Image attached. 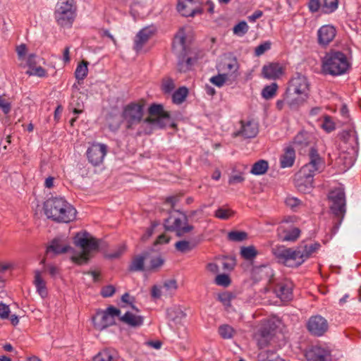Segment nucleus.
Listing matches in <instances>:
<instances>
[{
  "mask_svg": "<svg viewBox=\"0 0 361 361\" xmlns=\"http://www.w3.org/2000/svg\"><path fill=\"white\" fill-rule=\"evenodd\" d=\"M319 247V244L302 243L295 249L288 248L283 245H276L271 252L279 263L286 267H298L307 259Z\"/></svg>",
  "mask_w": 361,
  "mask_h": 361,
  "instance_id": "f257e3e1",
  "label": "nucleus"
},
{
  "mask_svg": "<svg viewBox=\"0 0 361 361\" xmlns=\"http://www.w3.org/2000/svg\"><path fill=\"white\" fill-rule=\"evenodd\" d=\"M44 214L57 223H69L76 218L75 207L63 197H51L44 203Z\"/></svg>",
  "mask_w": 361,
  "mask_h": 361,
  "instance_id": "f03ea898",
  "label": "nucleus"
},
{
  "mask_svg": "<svg viewBox=\"0 0 361 361\" xmlns=\"http://www.w3.org/2000/svg\"><path fill=\"white\" fill-rule=\"evenodd\" d=\"M350 68L349 59L340 51L330 50L322 59V73L324 75H341L345 74Z\"/></svg>",
  "mask_w": 361,
  "mask_h": 361,
  "instance_id": "7ed1b4c3",
  "label": "nucleus"
},
{
  "mask_svg": "<svg viewBox=\"0 0 361 361\" xmlns=\"http://www.w3.org/2000/svg\"><path fill=\"white\" fill-rule=\"evenodd\" d=\"M76 0H58L54 11V17L59 26L63 28L72 27L77 16Z\"/></svg>",
  "mask_w": 361,
  "mask_h": 361,
  "instance_id": "20e7f679",
  "label": "nucleus"
},
{
  "mask_svg": "<svg viewBox=\"0 0 361 361\" xmlns=\"http://www.w3.org/2000/svg\"><path fill=\"white\" fill-rule=\"evenodd\" d=\"M74 243L80 247V254L73 255L71 260L77 264H86L89 259L90 253L97 251L99 248V241L87 232L78 233L74 238Z\"/></svg>",
  "mask_w": 361,
  "mask_h": 361,
  "instance_id": "39448f33",
  "label": "nucleus"
},
{
  "mask_svg": "<svg viewBox=\"0 0 361 361\" xmlns=\"http://www.w3.org/2000/svg\"><path fill=\"white\" fill-rule=\"evenodd\" d=\"M329 199L331 203L330 209L336 218L334 220V226L331 228V233L335 235L345 213V198L343 189L338 188L331 190L329 195Z\"/></svg>",
  "mask_w": 361,
  "mask_h": 361,
  "instance_id": "423d86ee",
  "label": "nucleus"
},
{
  "mask_svg": "<svg viewBox=\"0 0 361 361\" xmlns=\"http://www.w3.org/2000/svg\"><path fill=\"white\" fill-rule=\"evenodd\" d=\"M185 37V28L180 27L175 35L173 42V49L179 59L178 68L180 72L187 71L192 65L191 58H187L185 63H183L187 54Z\"/></svg>",
  "mask_w": 361,
  "mask_h": 361,
  "instance_id": "0eeeda50",
  "label": "nucleus"
},
{
  "mask_svg": "<svg viewBox=\"0 0 361 361\" xmlns=\"http://www.w3.org/2000/svg\"><path fill=\"white\" fill-rule=\"evenodd\" d=\"M187 216L180 212L171 213L164 221V228L166 231H174L176 235L181 237L193 230L192 225L188 224Z\"/></svg>",
  "mask_w": 361,
  "mask_h": 361,
  "instance_id": "6e6552de",
  "label": "nucleus"
},
{
  "mask_svg": "<svg viewBox=\"0 0 361 361\" xmlns=\"http://www.w3.org/2000/svg\"><path fill=\"white\" fill-rule=\"evenodd\" d=\"M143 107L144 104L141 102H132L124 107L122 116L128 128H133L141 122L144 114Z\"/></svg>",
  "mask_w": 361,
  "mask_h": 361,
  "instance_id": "1a4fd4ad",
  "label": "nucleus"
},
{
  "mask_svg": "<svg viewBox=\"0 0 361 361\" xmlns=\"http://www.w3.org/2000/svg\"><path fill=\"white\" fill-rule=\"evenodd\" d=\"M120 310L109 306L104 311H99L95 317H93L94 326L99 331L111 326L115 324V317L120 315Z\"/></svg>",
  "mask_w": 361,
  "mask_h": 361,
  "instance_id": "9d476101",
  "label": "nucleus"
},
{
  "mask_svg": "<svg viewBox=\"0 0 361 361\" xmlns=\"http://www.w3.org/2000/svg\"><path fill=\"white\" fill-rule=\"evenodd\" d=\"M276 322L277 321L274 319L264 321L255 334V338L259 348L267 346L271 341L277 328Z\"/></svg>",
  "mask_w": 361,
  "mask_h": 361,
  "instance_id": "9b49d317",
  "label": "nucleus"
},
{
  "mask_svg": "<svg viewBox=\"0 0 361 361\" xmlns=\"http://www.w3.org/2000/svg\"><path fill=\"white\" fill-rule=\"evenodd\" d=\"M293 221L292 217L285 218L277 228V236L282 242H295L300 235L299 228L289 225Z\"/></svg>",
  "mask_w": 361,
  "mask_h": 361,
  "instance_id": "f8f14e48",
  "label": "nucleus"
},
{
  "mask_svg": "<svg viewBox=\"0 0 361 361\" xmlns=\"http://www.w3.org/2000/svg\"><path fill=\"white\" fill-rule=\"evenodd\" d=\"M149 116L144 121L158 128L164 127L166 123L165 120L169 119V114L164 111L161 104H152L148 109Z\"/></svg>",
  "mask_w": 361,
  "mask_h": 361,
  "instance_id": "ddd939ff",
  "label": "nucleus"
},
{
  "mask_svg": "<svg viewBox=\"0 0 361 361\" xmlns=\"http://www.w3.org/2000/svg\"><path fill=\"white\" fill-rule=\"evenodd\" d=\"M107 152V147L104 144H92L87 150V157L93 166L101 164Z\"/></svg>",
  "mask_w": 361,
  "mask_h": 361,
  "instance_id": "4468645a",
  "label": "nucleus"
},
{
  "mask_svg": "<svg viewBox=\"0 0 361 361\" xmlns=\"http://www.w3.org/2000/svg\"><path fill=\"white\" fill-rule=\"evenodd\" d=\"M238 130L233 133V137L241 136L244 138L255 137L259 132L258 123L254 119L242 120Z\"/></svg>",
  "mask_w": 361,
  "mask_h": 361,
  "instance_id": "2eb2a0df",
  "label": "nucleus"
},
{
  "mask_svg": "<svg viewBox=\"0 0 361 361\" xmlns=\"http://www.w3.org/2000/svg\"><path fill=\"white\" fill-rule=\"evenodd\" d=\"M287 88L295 92L310 96V82L307 77L302 74L297 73L293 76L288 83Z\"/></svg>",
  "mask_w": 361,
  "mask_h": 361,
  "instance_id": "dca6fc26",
  "label": "nucleus"
},
{
  "mask_svg": "<svg viewBox=\"0 0 361 361\" xmlns=\"http://www.w3.org/2000/svg\"><path fill=\"white\" fill-rule=\"evenodd\" d=\"M177 9L182 16L185 17H194L202 13L200 3L195 0H179Z\"/></svg>",
  "mask_w": 361,
  "mask_h": 361,
  "instance_id": "f3484780",
  "label": "nucleus"
},
{
  "mask_svg": "<svg viewBox=\"0 0 361 361\" xmlns=\"http://www.w3.org/2000/svg\"><path fill=\"white\" fill-rule=\"evenodd\" d=\"M309 156L310 161L301 168V174L308 173L314 176L316 172H320L322 170L324 162L317 151L314 148L310 149Z\"/></svg>",
  "mask_w": 361,
  "mask_h": 361,
  "instance_id": "a211bd4d",
  "label": "nucleus"
},
{
  "mask_svg": "<svg viewBox=\"0 0 361 361\" xmlns=\"http://www.w3.org/2000/svg\"><path fill=\"white\" fill-rule=\"evenodd\" d=\"M307 327L312 335L321 336L327 331L328 322L322 316H312L309 319Z\"/></svg>",
  "mask_w": 361,
  "mask_h": 361,
  "instance_id": "6ab92c4d",
  "label": "nucleus"
},
{
  "mask_svg": "<svg viewBox=\"0 0 361 361\" xmlns=\"http://www.w3.org/2000/svg\"><path fill=\"white\" fill-rule=\"evenodd\" d=\"M312 173H304L301 174V169L295 175L294 183L297 189L304 193H307L313 188Z\"/></svg>",
  "mask_w": 361,
  "mask_h": 361,
  "instance_id": "aec40b11",
  "label": "nucleus"
},
{
  "mask_svg": "<svg viewBox=\"0 0 361 361\" xmlns=\"http://www.w3.org/2000/svg\"><path fill=\"white\" fill-rule=\"evenodd\" d=\"M286 105L291 110H298L308 99L309 95L302 94L299 92H295L290 89L286 88L285 92Z\"/></svg>",
  "mask_w": 361,
  "mask_h": 361,
  "instance_id": "412c9836",
  "label": "nucleus"
},
{
  "mask_svg": "<svg viewBox=\"0 0 361 361\" xmlns=\"http://www.w3.org/2000/svg\"><path fill=\"white\" fill-rule=\"evenodd\" d=\"M336 30L331 25H322L317 31V42L322 47H326L335 38Z\"/></svg>",
  "mask_w": 361,
  "mask_h": 361,
  "instance_id": "4be33fe9",
  "label": "nucleus"
},
{
  "mask_svg": "<svg viewBox=\"0 0 361 361\" xmlns=\"http://www.w3.org/2000/svg\"><path fill=\"white\" fill-rule=\"evenodd\" d=\"M307 361H331L330 351L320 346H313L305 352Z\"/></svg>",
  "mask_w": 361,
  "mask_h": 361,
  "instance_id": "5701e85b",
  "label": "nucleus"
},
{
  "mask_svg": "<svg viewBox=\"0 0 361 361\" xmlns=\"http://www.w3.org/2000/svg\"><path fill=\"white\" fill-rule=\"evenodd\" d=\"M292 289L293 284L290 281H283L275 285L274 292L281 301H288L293 296Z\"/></svg>",
  "mask_w": 361,
  "mask_h": 361,
  "instance_id": "b1692460",
  "label": "nucleus"
},
{
  "mask_svg": "<svg viewBox=\"0 0 361 361\" xmlns=\"http://www.w3.org/2000/svg\"><path fill=\"white\" fill-rule=\"evenodd\" d=\"M71 250V246L61 238H56L52 240L51 244L47 247V255L53 252L54 255L66 253Z\"/></svg>",
  "mask_w": 361,
  "mask_h": 361,
  "instance_id": "393cba45",
  "label": "nucleus"
},
{
  "mask_svg": "<svg viewBox=\"0 0 361 361\" xmlns=\"http://www.w3.org/2000/svg\"><path fill=\"white\" fill-rule=\"evenodd\" d=\"M149 258V252H143L142 254L135 255L132 259L130 264L129 265V271H146V266L148 259Z\"/></svg>",
  "mask_w": 361,
  "mask_h": 361,
  "instance_id": "a878e982",
  "label": "nucleus"
},
{
  "mask_svg": "<svg viewBox=\"0 0 361 361\" xmlns=\"http://www.w3.org/2000/svg\"><path fill=\"white\" fill-rule=\"evenodd\" d=\"M154 31L150 27H145L142 29L136 35L134 40V49L136 51H140L143 46L152 37Z\"/></svg>",
  "mask_w": 361,
  "mask_h": 361,
  "instance_id": "bb28decb",
  "label": "nucleus"
},
{
  "mask_svg": "<svg viewBox=\"0 0 361 361\" xmlns=\"http://www.w3.org/2000/svg\"><path fill=\"white\" fill-rule=\"evenodd\" d=\"M283 73L282 67L279 63H270L264 66L262 68V74L264 78L268 79L279 78Z\"/></svg>",
  "mask_w": 361,
  "mask_h": 361,
  "instance_id": "cd10ccee",
  "label": "nucleus"
},
{
  "mask_svg": "<svg viewBox=\"0 0 361 361\" xmlns=\"http://www.w3.org/2000/svg\"><path fill=\"white\" fill-rule=\"evenodd\" d=\"M295 152L293 147H288L280 158V166L281 168L291 167L295 161Z\"/></svg>",
  "mask_w": 361,
  "mask_h": 361,
  "instance_id": "c85d7f7f",
  "label": "nucleus"
},
{
  "mask_svg": "<svg viewBox=\"0 0 361 361\" xmlns=\"http://www.w3.org/2000/svg\"><path fill=\"white\" fill-rule=\"evenodd\" d=\"M120 320L132 327H138L142 325L144 319L142 316L127 312L120 317Z\"/></svg>",
  "mask_w": 361,
  "mask_h": 361,
  "instance_id": "c756f323",
  "label": "nucleus"
},
{
  "mask_svg": "<svg viewBox=\"0 0 361 361\" xmlns=\"http://www.w3.org/2000/svg\"><path fill=\"white\" fill-rule=\"evenodd\" d=\"M34 285L37 289V293L44 298L47 295V289L46 286V281L44 280L42 272L39 270L35 271Z\"/></svg>",
  "mask_w": 361,
  "mask_h": 361,
  "instance_id": "7c9ffc66",
  "label": "nucleus"
},
{
  "mask_svg": "<svg viewBox=\"0 0 361 361\" xmlns=\"http://www.w3.org/2000/svg\"><path fill=\"white\" fill-rule=\"evenodd\" d=\"M268 169V161L264 159H260L252 165L250 173L256 176H260L266 173Z\"/></svg>",
  "mask_w": 361,
  "mask_h": 361,
  "instance_id": "2f4dec72",
  "label": "nucleus"
},
{
  "mask_svg": "<svg viewBox=\"0 0 361 361\" xmlns=\"http://www.w3.org/2000/svg\"><path fill=\"white\" fill-rule=\"evenodd\" d=\"M161 286L163 290V295L166 297L172 295L178 288L177 281L175 279L166 280Z\"/></svg>",
  "mask_w": 361,
  "mask_h": 361,
  "instance_id": "473e14b6",
  "label": "nucleus"
},
{
  "mask_svg": "<svg viewBox=\"0 0 361 361\" xmlns=\"http://www.w3.org/2000/svg\"><path fill=\"white\" fill-rule=\"evenodd\" d=\"M222 70L227 71L228 73H234L239 68V65L235 58H228L222 63Z\"/></svg>",
  "mask_w": 361,
  "mask_h": 361,
  "instance_id": "72a5a7b5",
  "label": "nucleus"
},
{
  "mask_svg": "<svg viewBox=\"0 0 361 361\" xmlns=\"http://www.w3.org/2000/svg\"><path fill=\"white\" fill-rule=\"evenodd\" d=\"M88 62L86 61H82L78 66L75 71V76L76 79L80 81H82L88 73Z\"/></svg>",
  "mask_w": 361,
  "mask_h": 361,
  "instance_id": "f704fd0d",
  "label": "nucleus"
},
{
  "mask_svg": "<svg viewBox=\"0 0 361 361\" xmlns=\"http://www.w3.org/2000/svg\"><path fill=\"white\" fill-rule=\"evenodd\" d=\"M146 264V271H156L159 267H161L164 264V259L161 257H152L149 255V258Z\"/></svg>",
  "mask_w": 361,
  "mask_h": 361,
  "instance_id": "c9c22d12",
  "label": "nucleus"
},
{
  "mask_svg": "<svg viewBox=\"0 0 361 361\" xmlns=\"http://www.w3.org/2000/svg\"><path fill=\"white\" fill-rule=\"evenodd\" d=\"M258 361H285L274 351H262L258 355Z\"/></svg>",
  "mask_w": 361,
  "mask_h": 361,
  "instance_id": "e433bc0d",
  "label": "nucleus"
},
{
  "mask_svg": "<svg viewBox=\"0 0 361 361\" xmlns=\"http://www.w3.org/2000/svg\"><path fill=\"white\" fill-rule=\"evenodd\" d=\"M167 316L169 319L179 322L182 319L185 317V312L178 307H173L167 310Z\"/></svg>",
  "mask_w": 361,
  "mask_h": 361,
  "instance_id": "4c0bfd02",
  "label": "nucleus"
},
{
  "mask_svg": "<svg viewBox=\"0 0 361 361\" xmlns=\"http://www.w3.org/2000/svg\"><path fill=\"white\" fill-rule=\"evenodd\" d=\"M240 253L241 257L246 260L253 259L258 254L257 250L253 245L242 247Z\"/></svg>",
  "mask_w": 361,
  "mask_h": 361,
  "instance_id": "58836bf2",
  "label": "nucleus"
},
{
  "mask_svg": "<svg viewBox=\"0 0 361 361\" xmlns=\"http://www.w3.org/2000/svg\"><path fill=\"white\" fill-rule=\"evenodd\" d=\"M278 90V85L273 82L269 85L265 86L262 91V96L265 99H270L275 97Z\"/></svg>",
  "mask_w": 361,
  "mask_h": 361,
  "instance_id": "ea45409f",
  "label": "nucleus"
},
{
  "mask_svg": "<svg viewBox=\"0 0 361 361\" xmlns=\"http://www.w3.org/2000/svg\"><path fill=\"white\" fill-rule=\"evenodd\" d=\"M188 89L185 87L178 88L172 96V100L174 104H181L185 99L188 95Z\"/></svg>",
  "mask_w": 361,
  "mask_h": 361,
  "instance_id": "a19ab883",
  "label": "nucleus"
},
{
  "mask_svg": "<svg viewBox=\"0 0 361 361\" xmlns=\"http://www.w3.org/2000/svg\"><path fill=\"white\" fill-rule=\"evenodd\" d=\"M114 352L109 349H105L99 352L93 357L94 361H112L114 360Z\"/></svg>",
  "mask_w": 361,
  "mask_h": 361,
  "instance_id": "79ce46f5",
  "label": "nucleus"
},
{
  "mask_svg": "<svg viewBox=\"0 0 361 361\" xmlns=\"http://www.w3.org/2000/svg\"><path fill=\"white\" fill-rule=\"evenodd\" d=\"M247 238V233L245 231H233L228 233V239L233 242H242Z\"/></svg>",
  "mask_w": 361,
  "mask_h": 361,
  "instance_id": "37998d69",
  "label": "nucleus"
},
{
  "mask_svg": "<svg viewBox=\"0 0 361 361\" xmlns=\"http://www.w3.org/2000/svg\"><path fill=\"white\" fill-rule=\"evenodd\" d=\"M338 0H323L322 10L325 13L334 12L338 8Z\"/></svg>",
  "mask_w": 361,
  "mask_h": 361,
  "instance_id": "c03bdc74",
  "label": "nucleus"
},
{
  "mask_svg": "<svg viewBox=\"0 0 361 361\" xmlns=\"http://www.w3.org/2000/svg\"><path fill=\"white\" fill-rule=\"evenodd\" d=\"M342 139L345 142H350V144H357V137L356 135V132L350 129L348 130H343L342 134Z\"/></svg>",
  "mask_w": 361,
  "mask_h": 361,
  "instance_id": "a18cd8bd",
  "label": "nucleus"
},
{
  "mask_svg": "<svg viewBox=\"0 0 361 361\" xmlns=\"http://www.w3.org/2000/svg\"><path fill=\"white\" fill-rule=\"evenodd\" d=\"M234 215V212L231 209L220 207L214 214V216L220 219L226 220Z\"/></svg>",
  "mask_w": 361,
  "mask_h": 361,
  "instance_id": "49530a36",
  "label": "nucleus"
},
{
  "mask_svg": "<svg viewBox=\"0 0 361 361\" xmlns=\"http://www.w3.org/2000/svg\"><path fill=\"white\" fill-rule=\"evenodd\" d=\"M234 333V329L231 326L227 324L221 325L219 328V334L224 339L232 338Z\"/></svg>",
  "mask_w": 361,
  "mask_h": 361,
  "instance_id": "de8ad7c7",
  "label": "nucleus"
},
{
  "mask_svg": "<svg viewBox=\"0 0 361 361\" xmlns=\"http://www.w3.org/2000/svg\"><path fill=\"white\" fill-rule=\"evenodd\" d=\"M249 26L247 23L241 21L233 27V32L235 35L242 37L247 32Z\"/></svg>",
  "mask_w": 361,
  "mask_h": 361,
  "instance_id": "09e8293b",
  "label": "nucleus"
},
{
  "mask_svg": "<svg viewBox=\"0 0 361 361\" xmlns=\"http://www.w3.org/2000/svg\"><path fill=\"white\" fill-rule=\"evenodd\" d=\"M322 128L326 132L331 133L336 129V125L332 118L329 116H325L324 117Z\"/></svg>",
  "mask_w": 361,
  "mask_h": 361,
  "instance_id": "8fccbe9b",
  "label": "nucleus"
},
{
  "mask_svg": "<svg viewBox=\"0 0 361 361\" xmlns=\"http://www.w3.org/2000/svg\"><path fill=\"white\" fill-rule=\"evenodd\" d=\"M175 247L180 252H187L192 250L193 246L187 240H180L176 243Z\"/></svg>",
  "mask_w": 361,
  "mask_h": 361,
  "instance_id": "3c124183",
  "label": "nucleus"
},
{
  "mask_svg": "<svg viewBox=\"0 0 361 361\" xmlns=\"http://www.w3.org/2000/svg\"><path fill=\"white\" fill-rule=\"evenodd\" d=\"M221 264L224 270L231 271L235 266V259L234 257H224L222 258Z\"/></svg>",
  "mask_w": 361,
  "mask_h": 361,
  "instance_id": "603ef678",
  "label": "nucleus"
},
{
  "mask_svg": "<svg viewBox=\"0 0 361 361\" xmlns=\"http://www.w3.org/2000/svg\"><path fill=\"white\" fill-rule=\"evenodd\" d=\"M226 80L227 74H219L212 77L209 80L214 85L221 87L224 85Z\"/></svg>",
  "mask_w": 361,
  "mask_h": 361,
  "instance_id": "864d4df0",
  "label": "nucleus"
},
{
  "mask_svg": "<svg viewBox=\"0 0 361 361\" xmlns=\"http://www.w3.org/2000/svg\"><path fill=\"white\" fill-rule=\"evenodd\" d=\"M80 98H77L75 99V97H73V101L71 103V106L73 108V112L75 114H81L83 111V102L82 101H79Z\"/></svg>",
  "mask_w": 361,
  "mask_h": 361,
  "instance_id": "5fc2aeb1",
  "label": "nucleus"
},
{
  "mask_svg": "<svg viewBox=\"0 0 361 361\" xmlns=\"http://www.w3.org/2000/svg\"><path fill=\"white\" fill-rule=\"evenodd\" d=\"M215 283L219 286L227 287L230 285L231 280L229 276L226 274H219L216 276Z\"/></svg>",
  "mask_w": 361,
  "mask_h": 361,
  "instance_id": "6e6d98bb",
  "label": "nucleus"
},
{
  "mask_svg": "<svg viewBox=\"0 0 361 361\" xmlns=\"http://www.w3.org/2000/svg\"><path fill=\"white\" fill-rule=\"evenodd\" d=\"M271 49V42H265L259 46H257L255 49V55L256 56H259L264 54L267 51Z\"/></svg>",
  "mask_w": 361,
  "mask_h": 361,
  "instance_id": "4d7b16f0",
  "label": "nucleus"
},
{
  "mask_svg": "<svg viewBox=\"0 0 361 361\" xmlns=\"http://www.w3.org/2000/svg\"><path fill=\"white\" fill-rule=\"evenodd\" d=\"M126 245H119L116 250L107 254L106 256L109 259H116L120 257L126 251Z\"/></svg>",
  "mask_w": 361,
  "mask_h": 361,
  "instance_id": "13d9d810",
  "label": "nucleus"
},
{
  "mask_svg": "<svg viewBox=\"0 0 361 361\" xmlns=\"http://www.w3.org/2000/svg\"><path fill=\"white\" fill-rule=\"evenodd\" d=\"M175 88L174 82L171 78H166L162 82V90L166 93L171 92Z\"/></svg>",
  "mask_w": 361,
  "mask_h": 361,
  "instance_id": "bf43d9fd",
  "label": "nucleus"
},
{
  "mask_svg": "<svg viewBox=\"0 0 361 361\" xmlns=\"http://www.w3.org/2000/svg\"><path fill=\"white\" fill-rule=\"evenodd\" d=\"M218 298L224 305L229 307L231 305V301L233 298V295L229 292H225L219 294Z\"/></svg>",
  "mask_w": 361,
  "mask_h": 361,
  "instance_id": "052dcab7",
  "label": "nucleus"
},
{
  "mask_svg": "<svg viewBox=\"0 0 361 361\" xmlns=\"http://www.w3.org/2000/svg\"><path fill=\"white\" fill-rule=\"evenodd\" d=\"M29 75H37L39 77H44L46 75V71L41 66H33L30 71H27Z\"/></svg>",
  "mask_w": 361,
  "mask_h": 361,
  "instance_id": "680f3d73",
  "label": "nucleus"
},
{
  "mask_svg": "<svg viewBox=\"0 0 361 361\" xmlns=\"http://www.w3.org/2000/svg\"><path fill=\"white\" fill-rule=\"evenodd\" d=\"M163 295V290L161 286L154 285L152 287L151 296L153 299H159Z\"/></svg>",
  "mask_w": 361,
  "mask_h": 361,
  "instance_id": "e2e57ef3",
  "label": "nucleus"
},
{
  "mask_svg": "<svg viewBox=\"0 0 361 361\" xmlns=\"http://www.w3.org/2000/svg\"><path fill=\"white\" fill-rule=\"evenodd\" d=\"M285 203L286 206L289 207L290 208L294 209L295 207L299 206L301 203L300 200L296 197H288L286 199Z\"/></svg>",
  "mask_w": 361,
  "mask_h": 361,
  "instance_id": "0e129e2a",
  "label": "nucleus"
},
{
  "mask_svg": "<svg viewBox=\"0 0 361 361\" xmlns=\"http://www.w3.org/2000/svg\"><path fill=\"white\" fill-rule=\"evenodd\" d=\"M115 288L113 286H106L102 289L101 294L103 297L107 298L112 296L115 293Z\"/></svg>",
  "mask_w": 361,
  "mask_h": 361,
  "instance_id": "69168bd1",
  "label": "nucleus"
},
{
  "mask_svg": "<svg viewBox=\"0 0 361 361\" xmlns=\"http://www.w3.org/2000/svg\"><path fill=\"white\" fill-rule=\"evenodd\" d=\"M16 52H17L19 59H20V60L24 59L25 56L27 54V51L26 45L24 44H21L20 45H19L16 47Z\"/></svg>",
  "mask_w": 361,
  "mask_h": 361,
  "instance_id": "338daca9",
  "label": "nucleus"
},
{
  "mask_svg": "<svg viewBox=\"0 0 361 361\" xmlns=\"http://www.w3.org/2000/svg\"><path fill=\"white\" fill-rule=\"evenodd\" d=\"M245 178L243 177L242 173H237L235 175H232L228 180V183L231 185L243 182Z\"/></svg>",
  "mask_w": 361,
  "mask_h": 361,
  "instance_id": "774afa93",
  "label": "nucleus"
}]
</instances>
